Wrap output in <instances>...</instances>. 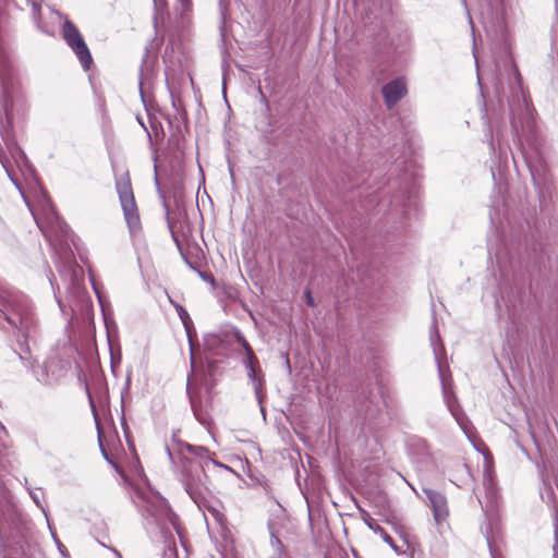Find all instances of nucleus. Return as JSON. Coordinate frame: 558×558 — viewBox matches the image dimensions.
I'll return each mask as SVG.
<instances>
[{
    "instance_id": "nucleus-1",
    "label": "nucleus",
    "mask_w": 558,
    "mask_h": 558,
    "mask_svg": "<svg viewBox=\"0 0 558 558\" xmlns=\"http://www.w3.org/2000/svg\"><path fill=\"white\" fill-rule=\"evenodd\" d=\"M185 451L203 460L207 458L208 450L202 446H193L186 442L179 444V452L183 457L181 482L191 499L198 508H202L206 505V493L209 492L208 476L202 461L184 457Z\"/></svg>"
},
{
    "instance_id": "nucleus-2",
    "label": "nucleus",
    "mask_w": 558,
    "mask_h": 558,
    "mask_svg": "<svg viewBox=\"0 0 558 558\" xmlns=\"http://www.w3.org/2000/svg\"><path fill=\"white\" fill-rule=\"evenodd\" d=\"M116 190L129 229L131 232L138 231L141 229V219L128 171L116 181Z\"/></svg>"
},
{
    "instance_id": "nucleus-3",
    "label": "nucleus",
    "mask_w": 558,
    "mask_h": 558,
    "mask_svg": "<svg viewBox=\"0 0 558 558\" xmlns=\"http://www.w3.org/2000/svg\"><path fill=\"white\" fill-rule=\"evenodd\" d=\"M166 207V218L168 228L170 230L171 236L180 252H182V241L186 240L191 233V229L189 222L186 220L185 213L181 211H170L168 209L167 204Z\"/></svg>"
},
{
    "instance_id": "nucleus-4",
    "label": "nucleus",
    "mask_w": 558,
    "mask_h": 558,
    "mask_svg": "<svg viewBox=\"0 0 558 558\" xmlns=\"http://www.w3.org/2000/svg\"><path fill=\"white\" fill-rule=\"evenodd\" d=\"M143 512L154 519L156 523L170 520L171 509L165 498L158 495L145 497Z\"/></svg>"
},
{
    "instance_id": "nucleus-5",
    "label": "nucleus",
    "mask_w": 558,
    "mask_h": 558,
    "mask_svg": "<svg viewBox=\"0 0 558 558\" xmlns=\"http://www.w3.org/2000/svg\"><path fill=\"white\" fill-rule=\"evenodd\" d=\"M8 323L27 338L35 328L36 319L28 308L16 307L10 314H4Z\"/></svg>"
},
{
    "instance_id": "nucleus-6",
    "label": "nucleus",
    "mask_w": 558,
    "mask_h": 558,
    "mask_svg": "<svg viewBox=\"0 0 558 558\" xmlns=\"http://www.w3.org/2000/svg\"><path fill=\"white\" fill-rule=\"evenodd\" d=\"M521 151L533 180L545 175L547 166L538 147L534 144L529 147L522 146Z\"/></svg>"
},
{
    "instance_id": "nucleus-7",
    "label": "nucleus",
    "mask_w": 558,
    "mask_h": 558,
    "mask_svg": "<svg viewBox=\"0 0 558 558\" xmlns=\"http://www.w3.org/2000/svg\"><path fill=\"white\" fill-rule=\"evenodd\" d=\"M381 93L387 108L391 109L407 95L405 83L402 78L397 77L385 84L381 88Z\"/></svg>"
},
{
    "instance_id": "nucleus-8",
    "label": "nucleus",
    "mask_w": 558,
    "mask_h": 558,
    "mask_svg": "<svg viewBox=\"0 0 558 558\" xmlns=\"http://www.w3.org/2000/svg\"><path fill=\"white\" fill-rule=\"evenodd\" d=\"M422 490L429 501L435 520L437 522L445 520L448 515V505L445 495L427 487H423Z\"/></svg>"
},
{
    "instance_id": "nucleus-9",
    "label": "nucleus",
    "mask_w": 558,
    "mask_h": 558,
    "mask_svg": "<svg viewBox=\"0 0 558 558\" xmlns=\"http://www.w3.org/2000/svg\"><path fill=\"white\" fill-rule=\"evenodd\" d=\"M68 46L73 50V52L80 60L82 68L85 71H88L93 64V57L85 40L81 38L78 40L68 44Z\"/></svg>"
},
{
    "instance_id": "nucleus-10",
    "label": "nucleus",
    "mask_w": 558,
    "mask_h": 558,
    "mask_svg": "<svg viewBox=\"0 0 558 558\" xmlns=\"http://www.w3.org/2000/svg\"><path fill=\"white\" fill-rule=\"evenodd\" d=\"M187 393L190 396V403H191V408L193 410V413L196 417V420L203 424V425H206L209 423V415L207 413V411H205L202 407V402L199 399H197L195 396H193L191 392H190V387L187 386Z\"/></svg>"
},
{
    "instance_id": "nucleus-11",
    "label": "nucleus",
    "mask_w": 558,
    "mask_h": 558,
    "mask_svg": "<svg viewBox=\"0 0 558 558\" xmlns=\"http://www.w3.org/2000/svg\"><path fill=\"white\" fill-rule=\"evenodd\" d=\"M62 37L66 44H70L72 41L83 38L78 28L70 20H65L62 25Z\"/></svg>"
},
{
    "instance_id": "nucleus-12",
    "label": "nucleus",
    "mask_w": 558,
    "mask_h": 558,
    "mask_svg": "<svg viewBox=\"0 0 558 558\" xmlns=\"http://www.w3.org/2000/svg\"><path fill=\"white\" fill-rule=\"evenodd\" d=\"M434 353H435V357H436V361H437V364H438V373H439V377H440V380H441L444 398H445V400L447 402V405H448V409L450 410V412L453 415H456L452 402H451V400L449 398V395H448L447 383H446V379H445L444 368H442V366L440 364V361H439V353H438V350L436 348H434Z\"/></svg>"
},
{
    "instance_id": "nucleus-13",
    "label": "nucleus",
    "mask_w": 558,
    "mask_h": 558,
    "mask_svg": "<svg viewBox=\"0 0 558 558\" xmlns=\"http://www.w3.org/2000/svg\"><path fill=\"white\" fill-rule=\"evenodd\" d=\"M171 303L174 305L177 312H178V315L179 317L181 318L185 329H186V332H187V336H189V339L191 340V327H192V320H191V317L189 315V313L186 312V310L178 304V303H174L171 301Z\"/></svg>"
},
{
    "instance_id": "nucleus-14",
    "label": "nucleus",
    "mask_w": 558,
    "mask_h": 558,
    "mask_svg": "<svg viewBox=\"0 0 558 558\" xmlns=\"http://www.w3.org/2000/svg\"><path fill=\"white\" fill-rule=\"evenodd\" d=\"M270 546L272 549L271 555L287 553L282 541L279 538L277 532L272 527H270Z\"/></svg>"
},
{
    "instance_id": "nucleus-15",
    "label": "nucleus",
    "mask_w": 558,
    "mask_h": 558,
    "mask_svg": "<svg viewBox=\"0 0 558 558\" xmlns=\"http://www.w3.org/2000/svg\"><path fill=\"white\" fill-rule=\"evenodd\" d=\"M233 336L235 338V341L239 343V345H241L243 348L245 355L253 356V349L250 345V343L247 342V340L245 339L244 335L239 329L235 328L233 331Z\"/></svg>"
},
{
    "instance_id": "nucleus-16",
    "label": "nucleus",
    "mask_w": 558,
    "mask_h": 558,
    "mask_svg": "<svg viewBox=\"0 0 558 558\" xmlns=\"http://www.w3.org/2000/svg\"><path fill=\"white\" fill-rule=\"evenodd\" d=\"M483 484L487 493V496L492 498L494 496V481L489 473L484 475Z\"/></svg>"
},
{
    "instance_id": "nucleus-17",
    "label": "nucleus",
    "mask_w": 558,
    "mask_h": 558,
    "mask_svg": "<svg viewBox=\"0 0 558 558\" xmlns=\"http://www.w3.org/2000/svg\"><path fill=\"white\" fill-rule=\"evenodd\" d=\"M221 342V338L216 333H209L205 337V343L209 349H215Z\"/></svg>"
},
{
    "instance_id": "nucleus-18",
    "label": "nucleus",
    "mask_w": 558,
    "mask_h": 558,
    "mask_svg": "<svg viewBox=\"0 0 558 558\" xmlns=\"http://www.w3.org/2000/svg\"><path fill=\"white\" fill-rule=\"evenodd\" d=\"M27 3L32 8L34 20L38 21L40 19V0H27Z\"/></svg>"
},
{
    "instance_id": "nucleus-19",
    "label": "nucleus",
    "mask_w": 558,
    "mask_h": 558,
    "mask_svg": "<svg viewBox=\"0 0 558 558\" xmlns=\"http://www.w3.org/2000/svg\"><path fill=\"white\" fill-rule=\"evenodd\" d=\"M201 509H206L218 522H222L225 519L223 514L218 509L208 505L207 499L205 507H202Z\"/></svg>"
},
{
    "instance_id": "nucleus-20",
    "label": "nucleus",
    "mask_w": 558,
    "mask_h": 558,
    "mask_svg": "<svg viewBox=\"0 0 558 558\" xmlns=\"http://www.w3.org/2000/svg\"><path fill=\"white\" fill-rule=\"evenodd\" d=\"M376 530H378V532L383 535V538H384V541H385L387 544H389V545H390V546H391L396 551H398V550H399V549H398V547L396 546V544H395V542H393L392 537H391L389 534H387V533L385 532V530H384L381 526H379L378 524H376Z\"/></svg>"
},
{
    "instance_id": "nucleus-21",
    "label": "nucleus",
    "mask_w": 558,
    "mask_h": 558,
    "mask_svg": "<svg viewBox=\"0 0 558 558\" xmlns=\"http://www.w3.org/2000/svg\"><path fill=\"white\" fill-rule=\"evenodd\" d=\"M244 365L246 369L253 367L256 368L258 365V359L256 357L255 353L253 352V356L245 355Z\"/></svg>"
},
{
    "instance_id": "nucleus-22",
    "label": "nucleus",
    "mask_w": 558,
    "mask_h": 558,
    "mask_svg": "<svg viewBox=\"0 0 558 558\" xmlns=\"http://www.w3.org/2000/svg\"><path fill=\"white\" fill-rule=\"evenodd\" d=\"M490 530H492V525H490V523H488V525L485 529V536H486L487 544L489 546L490 554H492L493 558H495V551H494V547H493V538L489 534Z\"/></svg>"
},
{
    "instance_id": "nucleus-23",
    "label": "nucleus",
    "mask_w": 558,
    "mask_h": 558,
    "mask_svg": "<svg viewBox=\"0 0 558 558\" xmlns=\"http://www.w3.org/2000/svg\"><path fill=\"white\" fill-rule=\"evenodd\" d=\"M247 376L252 381H254V383L258 381V384L255 386V390L258 391L260 381L257 378L256 368H253V367L248 368Z\"/></svg>"
},
{
    "instance_id": "nucleus-24",
    "label": "nucleus",
    "mask_w": 558,
    "mask_h": 558,
    "mask_svg": "<svg viewBox=\"0 0 558 558\" xmlns=\"http://www.w3.org/2000/svg\"><path fill=\"white\" fill-rule=\"evenodd\" d=\"M199 277L211 284H215V278L210 272L197 270Z\"/></svg>"
},
{
    "instance_id": "nucleus-25",
    "label": "nucleus",
    "mask_w": 558,
    "mask_h": 558,
    "mask_svg": "<svg viewBox=\"0 0 558 558\" xmlns=\"http://www.w3.org/2000/svg\"><path fill=\"white\" fill-rule=\"evenodd\" d=\"M513 71H514V76H515V84H517V90H520L521 89V77H520V73H519V70L518 68L513 64Z\"/></svg>"
},
{
    "instance_id": "nucleus-26",
    "label": "nucleus",
    "mask_w": 558,
    "mask_h": 558,
    "mask_svg": "<svg viewBox=\"0 0 558 558\" xmlns=\"http://www.w3.org/2000/svg\"><path fill=\"white\" fill-rule=\"evenodd\" d=\"M2 138L4 140L9 148L14 147L19 150V147H16L15 143L9 137V135L2 134Z\"/></svg>"
},
{
    "instance_id": "nucleus-27",
    "label": "nucleus",
    "mask_w": 558,
    "mask_h": 558,
    "mask_svg": "<svg viewBox=\"0 0 558 558\" xmlns=\"http://www.w3.org/2000/svg\"><path fill=\"white\" fill-rule=\"evenodd\" d=\"M433 328L435 329V331H434V335H432V337H430V341H432L433 344H435L436 341H440V337H439V333H438V331L436 329V323H434Z\"/></svg>"
},
{
    "instance_id": "nucleus-28",
    "label": "nucleus",
    "mask_w": 558,
    "mask_h": 558,
    "mask_svg": "<svg viewBox=\"0 0 558 558\" xmlns=\"http://www.w3.org/2000/svg\"><path fill=\"white\" fill-rule=\"evenodd\" d=\"M57 542V546H58V549L59 551L63 555V556H68V550L65 548V546L59 541V539H56Z\"/></svg>"
},
{
    "instance_id": "nucleus-29",
    "label": "nucleus",
    "mask_w": 558,
    "mask_h": 558,
    "mask_svg": "<svg viewBox=\"0 0 558 558\" xmlns=\"http://www.w3.org/2000/svg\"><path fill=\"white\" fill-rule=\"evenodd\" d=\"M305 296H306V303H307V305L313 307V306L315 305V303H314V299H313V296H312L311 291H308V290H307V291L305 292Z\"/></svg>"
},
{
    "instance_id": "nucleus-30",
    "label": "nucleus",
    "mask_w": 558,
    "mask_h": 558,
    "mask_svg": "<svg viewBox=\"0 0 558 558\" xmlns=\"http://www.w3.org/2000/svg\"><path fill=\"white\" fill-rule=\"evenodd\" d=\"M269 558H290L288 553L271 555Z\"/></svg>"
},
{
    "instance_id": "nucleus-31",
    "label": "nucleus",
    "mask_w": 558,
    "mask_h": 558,
    "mask_svg": "<svg viewBox=\"0 0 558 558\" xmlns=\"http://www.w3.org/2000/svg\"><path fill=\"white\" fill-rule=\"evenodd\" d=\"M184 260L186 262V264H187L192 269H195V267L192 265V263H191L186 257H184Z\"/></svg>"
},
{
    "instance_id": "nucleus-32",
    "label": "nucleus",
    "mask_w": 558,
    "mask_h": 558,
    "mask_svg": "<svg viewBox=\"0 0 558 558\" xmlns=\"http://www.w3.org/2000/svg\"><path fill=\"white\" fill-rule=\"evenodd\" d=\"M87 392H89V391L87 390ZM88 398H89V401H90V404H92L93 409L95 410L93 398H92L90 393H88Z\"/></svg>"
},
{
    "instance_id": "nucleus-33",
    "label": "nucleus",
    "mask_w": 558,
    "mask_h": 558,
    "mask_svg": "<svg viewBox=\"0 0 558 558\" xmlns=\"http://www.w3.org/2000/svg\"><path fill=\"white\" fill-rule=\"evenodd\" d=\"M32 496H33L34 501H35L37 505H39L38 496H37V495H35V494H33Z\"/></svg>"
},
{
    "instance_id": "nucleus-34",
    "label": "nucleus",
    "mask_w": 558,
    "mask_h": 558,
    "mask_svg": "<svg viewBox=\"0 0 558 558\" xmlns=\"http://www.w3.org/2000/svg\"><path fill=\"white\" fill-rule=\"evenodd\" d=\"M368 526H369L371 529L375 530L376 532H378V530H376V526H374V524L368 523Z\"/></svg>"
},
{
    "instance_id": "nucleus-35",
    "label": "nucleus",
    "mask_w": 558,
    "mask_h": 558,
    "mask_svg": "<svg viewBox=\"0 0 558 558\" xmlns=\"http://www.w3.org/2000/svg\"><path fill=\"white\" fill-rule=\"evenodd\" d=\"M101 450H102V454H104V456H105V458L108 460V459H109V458H108V454L106 453V451H105L104 449H101Z\"/></svg>"
},
{
    "instance_id": "nucleus-36",
    "label": "nucleus",
    "mask_w": 558,
    "mask_h": 558,
    "mask_svg": "<svg viewBox=\"0 0 558 558\" xmlns=\"http://www.w3.org/2000/svg\"><path fill=\"white\" fill-rule=\"evenodd\" d=\"M167 451H168L169 457L172 458V453L169 448H167Z\"/></svg>"
},
{
    "instance_id": "nucleus-37",
    "label": "nucleus",
    "mask_w": 558,
    "mask_h": 558,
    "mask_svg": "<svg viewBox=\"0 0 558 558\" xmlns=\"http://www.w3.org/2000/svg\"><path fill=\"white\" fill-rule=\"evenodd\" d=\"M116 553H117L118 558H122V556L119 551H116Z\"/></svg>"
},
{
    "instance_id": "nucleus-38",
    "label": "nucleus",
    "mask_w": 558,
    "mask_h": 558,
    "mask_svg": "<svg viewBox=\"0 0 558 558\" xmlns=\"http://www.w3.org/2000/svg\"><path fill=\"white\" fill-rule=\"evenodd\" d=\"M440 350L444 352L445 351V348L442 344H440Z\"/></svg>"
},
{
    "instance_id": "nucleus-39",
    "label": "nucleus",
    "mask_w": 558,
    "mask_h": 558,
    "mask_svg": "<svg viewBox=\"0 0 558 558\" xmlns=\"http://www.w3.org/2000/svg\"><path fill=\"white\" fill-rule=\"evenodd\" d=\"M4 314H5V313H4V312H2V311L0 310V315H3V316H4Z\"/></svg>"
}]
</instances>
